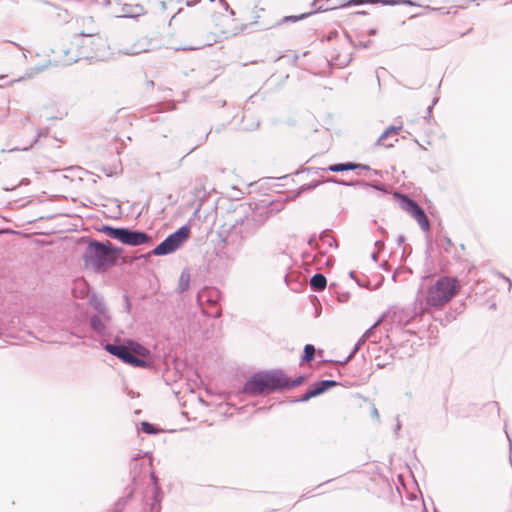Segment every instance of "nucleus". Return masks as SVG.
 Segmentation results:
<instances>
[{"label": "nucleus", "mask_w": 512, "mask_h": 512, "mask_svg": "<svg viewBox=\"0 0 512 512\" xmlns=\"http://www.w3.org/2000/svg\"><path fill=\"white\" fill-rule=\"evenodd\" d=\"M402 208L409 213L419 224V226L424 230L428 231L430 228L429 220L424 212V210L412 199L403 196L402 197Z\"/></svg>", "instance_id": "8"}, {"label": "nucleus", "mask_w": 512, "mask_h": 512, "mask_svg": "<svg viewBox=\"0 0 512 512\" xmlns=\"http://www.w3.org/2000/svg\"><path fill=\"white\" fill-rule=\"evenodd\" d=\"M106 350L117 356L125 363L134 367H145L149 351L142 345L135 342H128L126 345L108 344Z\"/></svg>", "instance_id": "4"}, {"label": "nucleus", "mask_w": 512, "mask_h": 512, "mask_svg": "<svg viewBox=\"0 0 512 512\" xmlns=\"http://www.w3.org/2000/svg\"><path fill=\"white\" fill-rule=\"evenodd\" d=\"M119 256V251L110 242L105 244L91 242L84 253L85 266L96 271H104L112 267Z\"/></svg>", "instance_id": "3"}, {"label": "nucleus", "mask_w": 512, "mask_h": 512, "mask_svg": "<svg viewBox=\"0 0 512 512\" xmlns=\"http://www.w3.org/2000/svg\"><path fill=\"white\" fill-rule=\"evenodd\" d=\"M316 353V349L313 345L307 344L304 347V354L301 358V364L310 362L314 359Z\"/></svg>", "instance_id": "15"}, {"label": "nucleus", "mask_w": 512, "mask_h": 512, "mask_svg": "<svg viewBox=\"0 0 512 512\" xmlns=\"http://www.w3.org/2000/svg\"><path fill=\"white\" fill-rule=\"evenodd\" d=\"M71 45L76 49L78 57L88 58L103 45L102 37L74 36Z\"/></svg>", "instance_id": "6"}, {"label": "nucleus", "mask_w": 512, "mask_h": 512, "mask_svg": "<svg viewBox=\"0 0 512 512\" xmlns=\"http://www.w3.org/2000/svg\"><path fill=\"white\" fill-rule=\"evenodd\" d=\"M364 3H372V4H375V3H382L384 5H397V4H400V3H407L406 1H400V0H350L348 2L349 5L353 4V5H360V4H364Z\"/></svg>", "instance_id": "14"}, {"label": "nucleus", "mask_w": 512, "mask_h": 512, "mask_svg": "<svg viewBox=\"0 0 512 512\" xmlns=\"http://www.w3.org/2000/svg\"><path fill=\"white\" fill-rule=\"evenodd\" d=\"M401 129H402L401 126H391V127L387 128L384 131V133L380 136V138L378 139V142H377L378 145L385 146V147H392L393 144L387 143L386 139L389 136H397L400 133Z\"/></svg>", "instance_id": "12"}, {"label": "nucleus", "mask_w": 512, "mask_h": 512, "mask_svg": "<svg viewBox=\"0 0 512 512\" xmlns=\"http://www.w3.org/2000/svg\"><path fill=\"white\" fill-rule=\"evenodd\" d=\"M103 172L106 176H112L114 174L117 173V167L116 166H113V167H110L109 169H103Z\"/></svg>", "instance_id": "19"}, {"label": "nucleus", "mask_w": 512, "mask_h": 512, "mask_svg": "<svg viewBox=\"0 0 512 512\" xmlns=\"http://www.w3.org/2000/svg\"><path fill=\"white\" fill-rule=\"evenodd\" d=\"M79 32L75 36L102 37L100 30L91 16L82 17L78 21Z\"/></svg>", "instance_id": "9"}, {"label": "nucleus", "mask_w": 512, "mask_h": 512, "mask_svg": "<svg viewBox=\"0 0 512 512\" xmlns=\"http://www.w3.org/2000/svg\"><path fill=\"white\" fill-rule=\"evenodd\" d=\"M90 325L97 332H102L105 329L103 322L97 316H94L90 319Z\"/></svg>", "instance_id": "17"}, {"label": "nucleus", "mask_w": 512, "mask_h": 512, "mask_svg": "<svg viewBox=\"0 0 512 512\" xmlns=\"http://www.w3.org/2000/svg\"><path fill=\"white\" fill-rule=\"evenodd\" d=\"M90 303H91V305L94 307V309L96 311H98L100 314L105 316V314H106V307H105L104 302L101 299H99L97 297H93L90 300Z\"/></svg>", "instance_id": "16"}, {"label": "nucleus", "mask_w": 512, "mask_h": 512, "mask_svg": "<svg viewBox=\"0 0 512 512\" xmlns=\"http://www.w3.org/2000/svg\"><path fill=\"white\" fill-rule=\"evenodd\" d=\"M142 429H143V431H144V432H146V433H154V432H155V430H154V428H153L152 424H150V423H148V422H143V423H142Z\"/></svg>", "instance_id": "18"}, {"label": "nucleus", "mask_w": 512, "mask_h": 512, "mask_svg": "<svg viewBox=\"0 0 512 512\" xmlns=\"http://www.w3.org/2000/svg\"><path fill=\"white\" fill-rule=\"evenodd\" d=\"M326 284H327L326 277L320 273L315 274L310 280V285H311L312 289L315 291H322L323 289H325Z\"/></svg>", "instance_id": "13"}, {"label": "nucleus", "mask_w": 512, "mask_h": 512, "mask_svg": "<svg viewBox=\"0 0 512 512\" xmlns=\"http://www.w3.org/2000/svg\"><path fill=\"white\" fill-rule=\"evenodd\" d=\"M190 228L183 226L176 232L169 235L163 242L154 248L152 253L154 255H166L174 252L184 241L189 238Z\"/></svg>", "instance_id": "5"}, {"label": "nucleus", "mask_w": 512, "mask_h": 512, "mask_svg": "<svg viewBox=\"0 0 512 512\" xmlns=\"http://www.w3.org/2000/svg\"><path fill=\"white\" fill-rule=\"evenodd\" d=\"M336 385V382L335 381H330V380H324V381H320V382H317L315 384H313L307 391L305 394L302 395L301 397V400L302 401H307L313 397H316L322 393H324L325 391H327L329 388L333 387Z\"/></svg>", "instance_id": "10"}, {"label": "nucleus", "mask_w": 512, "mask_h": 512, "mask_svg": "<svg viewBox=\"0 0 512 512\" xmlns=\"http://www.w3.org/2000/svg\"><path fill=\"white\" fill-rule=\"evenodd\" d=\"M107 233L110 237L132 246L141 245L150 240V237L144 232L130 231L124 228H108Z\"/></svg>", "instance_id": "7"}, {"label": "nucleus", "mask_w": 512, "mask_h": 512, "mask_svg": "<svg viewBox=\"0 0 512 512\" xmlns=\"http://www.w3.org/2000/svg\"><path fill=\"white\" fill-rule=\"evenodd\" d=\"M461 289L460 280L454 276L443 275L432 280L423 292L424 310L442 311L460 294Z\"/></svg>", "instance_id": "1"}, {"label": "nucleus", "mask_w": 512, "mask_h": 512, "mask_svg": "<svg viewBox=\"0 0 512 512\" xmlns=\"http://www.w3.org/2000/svg\"><path fill=\"white\" fill-rule=\"evenodd\" d=\"M302 382L303 377L291 381L281 370L259 372L245 383L244 391L251 395L268 394L276 390L299 386Z\"/></svg>", "instance_id": "2"}, {"label": "nucleus", "mask_w": 512, "mask_h": 512, "mask_svg": "<svg viewBox=\"0 0 512 512\" xmlns=\"http://www.w3.org/2000/svg\"><path fill=\"white\" fill-rule=\"evenodd\" d=\"M327 170L332 172H342L347 170H365L368 171L369 167L363 164H357V163H340V164H333L330 165Z\"/></svg>", "instance_id": "11"}]
</instances>
